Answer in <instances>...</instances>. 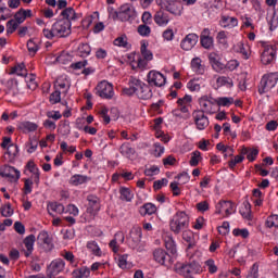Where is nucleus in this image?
I'll list each match as a JSON object with an SVG mask.
<instances>
[{"instance_id": "51", "label": "nucleus", "mask_w": 278, "mask_h": 278, "mask_svg": "<svg viewBox=\"0 0 278 278\" xmlns=\"http://www.w3.org/2000/svg\"><path fill=\"white\" fill-rule=\"evenodd\" d=\"M199 160H201V152L194 151L191 154V159L189 161L190 166H199Z\"/></svg>"}, {"instance_id": "46", "label": "nucleus", "mask_w": 278, "mask_h": 278, "mask_svg": "<svg viewBox=\"0 0 278 278\" xmlns=\"http://www.w3.org/2000/svg\"><path fill=\"white\" fill-rule=\"evenodd\" d=\"M191 102H192L191 96H185L184 98H180L177 101L178 105H182V108L180 109L181 112H188V109L186 108V105H188V103H191Z\"/></svg>"}, {"instance_id": "35", "label": "nucleus", "mask_w": 278, "mask_h": 278, "mask_svg": "<svg viewBox=\"0 0 278 278\" xmlns=\"http://www.w3.org/2000/svg\"><path fill=\"white\" fill-rule=\"evenodd\" d=\"M119 194H121V199L122 201H131V199H134V193H131V190H129V188H125V187H122L119 189Z\"/></svg>"}, {"instance_id": "18", "label": "nucleus", "mask_w": 278, "mask_h": 278, "mask_svg": "<svg viewBox=\"0 0 278 278\" xmlns=\"http://www.w3.org/2000/svg\"><path fill=\"white\" fill-rule=\"evenodd\" d=\"M154 23H156V25L160 27L168 25V23H170V16L168 15V12L161 8L154 15Z\"/></svg>"}, {"instance_id": "26", "label": "nucleus", "mask_w": 278, "mask_h": 278, "mask_svg": "<svg viewBox=\"0 0 278 278\" xmlns=\"http://www.w3.org/2000/svg\"><path fill=\"white\" fill-rule=\"evenodd\" d=\"M61 16H63L62 21H68V23H71L77 18V12H75V9L70 7L61 12Z\"/></svg>"}, {"instance_id": "7", "label": "nucleus", "mask_w": 278, "mask_h": 278, "mask_svg": "<svg viewBox=\"0 0 278 278\" xmlns=\"http://www.w3.org/2000/svg\"><path fill=\"white\" fill-rule=\"evenodd\" d=\"M192 117L197 126V129H199L200 131H203V129L210 126V118H207L203 111H194L192 113Z\"/></svg>"}, {"instance_id": "56", "label": "nucleus", "mask_w": 278, "mask_h": 278, "mask_svg": "<svg viewBox=\"0 0 278 278\" xmlns=\"http://www.w3.org/2000/svg\"><path fill=\"white\" fill-rule=\"evenodd\" d=\"M34 186V180L25 179L24 180V194H31V188Z\"/></svg>"}, {"instance_id": "62", "label": "nucleus", "mask_w": 278, "mask_h": 278, "mask_svg": "<svg viewBox=\"0 0 278 278\" xmlns=\"http://www.w3.org/2000/svg\"><path fill=\"white\" fill-rule=\"evenodd\" d=\"M100 116H102L103 118V122L105 123V125H110V115L108 114V109L106 108H103L101 111H100Z\"/></svg>"}, {"instance_id": "1", "label": "nucleus", "mask_w": 278, "mask_h": 278, "mask_svg": "<svg viewBox=\"0 0 278 278\" xmlns=\"http://www.w3.org/2000/svg\"><path fill=\"white\" fill-rule=\"evenodd\" d=\"M71 22L66 20H59L52 25V28H45L43 36L48 38V40H53V38H66V36H71Z\"/></svg>"}, {"instance_id": "27", "label": "nucleus", "mask_w": 278, "mask_h": 278, "mask_svg": "<svg viewBox=\"0 0 278 278\" xmlns=\"http://www.w3.org/2000/svg\"><path fill=\"white\" fill-rule=\"evenodd\" d=\"M27 168H28L29 172L33 173L31 179L36 184H40V170L38 169V167H36V163H34V161H29L27 163Z\"/></svg>"}, {"instance_id": "33", "label": "nucleus", "mask_w": 278, "mask_h": 278, "mask_svg": "<svg viewBox=\"0 0 278 278\" xmlns=\"http://www.w3.org/2000/svg\"><path fill=\"white\" fill-rule=\"evenodd\" d=\"M149 43L142 42L141 43V55L143 60H147V62H151L153 60V52L151 50H148Z\"/></svg>"}, {"instance_id": "2", "label": "nucleus", "mask_w": 278, "mask_h": 278, "mask_svg": "<svg viewBox=\"0 0 278 278\" xmlns=\"http://www.w3.org/2000/svg\"><path fill=\"white\" fill-rule=\"evenodd\" d=\"M188 225H190L188 214H186V212H178L170 220L169 227L174 233H180L184 229H187Z\"/></svg>"}, {"instance_id": "34", "label": "nucleus", "mask_w": 278, "mask_h": 278, "mask_svg": "<svg viewBox=\"0 0 278 278\" xmlns=\"http://www.w3.org/2000/svg\"><path fill=\"white\" fill-rule=\"evenodd\" d=\"M182 239L188 243V249L194 247V233L190 230L182 232Z\"/></svg>"}, {"instance_id": "9", "label": "nucleus", "mask_w": 278, "mask_h": 278, "mask_svg": "<svg viewBox=\"0 0 278 278\" xmlns=\"http://www.w3.org/2000/svg\"><path fill=\"white\" fill-rule=\"evenodd\" d=\"M148 84L162 88V86H166V77L157 71H150L148 74Z\"/></svg>"}, {"instance_id": "25", "label": "nucleus", "mask_w": 278, "mask_h": 278, "mask_svg": "<svg viewBox=\"0 0 278 278\" xmlns=\"http://www.w3.org/2000/svg\"><path fill=\"white\" fill-rule=\"evenodd\" d=\"M119 152L122 155H124V157H127L128 160H131V157L136 155V149H134L129 143H123L119 147Z\"/></svg>"}, {"instance_id": "22", "label": "nucleus", "mask_w": 278, "mask_h": 278, "mask_svg": "<svg viewBox=\"0 0 278 278\" xmlns=\"http://www.w3.org/2000/svg\"><path fill=\"white\" fill-rule=\"evenodd\" d=\"M153 257L157 262V264H161V266H164L167 262V260L170 258V255L166 253L163 249H155L153 252Z\"/></svg>"}, {"instance_id": "3", "label": "nucleus", "mask_w": 278, "mask_h": 278, "mask_svg": "<svg viewBox=\"0 0 278 278\" xmlns=\"http://www.w3.org/2000/svg\"><path fill=\"white\" fill-rule=\"evenodd\" d=\"M199 270H201V267L197 263L176 265V273L184 278H194V275H198Z\"/></svg>"}, {"instance_id": "6", "label": "nucleus", "mask_w": 278, "mask_h": 278, "mask_svg": "<svg viewBox=\"0 0 278 278\" xmlns=\"http://www.w3.org/2000/svg\"><path fill=\"white\" fill-rule=\"evenodd\" d=\"M97 94L101 99H113L114 97V86L106 80H102L96 87Z\"/></svg>"}, {"instance_id": "52", "label": "nucleus", "mask_w": 278, "mask_h": 278, "mask_svg": "<svg viewBox=\"0 0 278 278\" xmlns=\"http://www.w3.org/2000/svg\"><path fill=\"white\" fill-rule=\"evenodd\" d=\"M216 81H217L218 88H220V87H223V86H229V87L232 86L231 79L228 78V77H225V76L218 77Z\"/></svg>"}, {"instance_id": "23", "label": "nucleus", "mask_w": 278, "mask_h": 278, "mask_svg": "<svg viewBox=\"0 0 278 278\" xmlns=\"http://www.w3.org/2000/svg\"><path fill=\"white\" fill-rule=\"evenodd\" d=\"M138 99H143L144 101L151 99L153 97V91L151 90V87L147 84H142L141 88L137 92Z\"/></svg>"}, {"instance_id": "44", "label": "nucleus", "mask_w": 278, "mask_h": 278, "mask_svg": "<svg viewBox=\"0 0 278 278\" xmlns=\"http://www.w3.org/2000/svg\"><path fill=\"white\" fill-rule=\"evenodd\" d=\"M66 86H68V80H66V78L63 77H59L55 81H54V88L60 91V90H65Z\"/></svg>"}, {"instance_id": "63", "label": "nucleus", "mask_w": 278, "mask_h": 278, "mask_svg": "<svg viewBox=\"0 0 278 278\" xmlns=\"http://www.w3.org/2000/svg\"><path fill=\"white\" fill-rule=\"evenodd\" d=\"M163 38L164 40H173V38H175V33L173 31V29L168 28L165 31H163Z\"/></svg>"}, {"instance_id": "19", "label": "nucleus", "mask_w": 278, "mask_h": 278, "mask_svg": "<svg viewBox=\"0 0 278 278\" xmlns=\"http://www.w3.org/2000/svg\"><path fill=\"white\" fill-rule=\"evenodd\" d=\"M14 20H10L8 22V26L12 27L11 34L12 31H16V29H18V25H21V23H25V13L23 9H20L18 12L15 13Z\"/></svg>"}, {"instance_id": "40", "label": "nucleus", "mask_w": 278, "mask_h": 278, "mask_svg": "<svg viewBox=\"0 0 278 278\" xmlns=\"http://www.w3.org/2000/svg\"><path fill=\"white\" fill-rule=\"evenodd\" d=\"M116 240H119L121 242H125V233L123 232H117L115 235V239H113L111 242H110V247L111 249L114 251V253H116V251H118V248H116Z\"/></svg>"}, {"instance_id": "30", "label": "nucleus", "mask_w": 278, "mask_h": 278, "mask_svg": "<svg viewBox=\"0 0 278 278\" xmlns=\"http://www.w3.org/2000/svg\"><path fill=\"white\" fill-rule=\"evenodd\" d=\"M220 25L222 27H238V18L224 15L222 16Z\"/></svg>"}, {"instance_id": "55", "label": "nucleus", "mask_w": 278, "mask_h": 278, "mask_svg": "<svg viewBox=\"0 0 278 278\" xmlns=\"http://www.w3.org/2000/svg\"><path fill=\"white\" fill-rule=\"evenodd\" d=\"M13 214L14 210H12L10 204H7L1 208V215L4 216V218H9V216H12Z\"/></svg>"}, {"instance_id": "4", "label": "nucleus", "mask_w": 278, "mask_h": 278, "mask_svg": "<svg viewBox=\"0 0 278 278\" xmlns=\"http://www.w3.org/2000/svg\"><path fill=\"white\" fill-rule=\"evenodd\" d=\"M278 81V73H271L263 76L261 79V85L258 87L260 94H264V92H268V90H273Z\"/></svg>"}, {"instance_id": "61", "label": "nucleus", "mask_w": 278, "mask_h": 278, "mask_svg": "<svg viewBox=\"0 0 278 278\" xmlns=\"http://www.w3.org/2000/svg\"><path fill=\"white\" fill-rule=\"evenodd\" d=\"M114 45L115 47H127V37H117Z\"/></svg>"}, {"instance_id": "64", "label": "nucleus", "mask_w": 278, "mask_h": 278, "mask_svg": "<svg viewBox=\"0 0 278 278\" xmlns=\"http://www.w3.org/2000/svg\"><path fill=\"white\" fill-rule=\"evenodd\" d=\"M27 49L29 53H36V51H38V45H36V42H34V40L30 39L27 42Z\"/></svg>"}, {"instance_id": "49", "label": "nucleus", "mask_w": 278, "mask_h": 278, "mask_svg": "<svg viewBox=\"0 0 278 278\" xmlns=\"http://www.w3.org/2000/svg\"><path fill=\"white\" fill-rule=\"evenodd\" d=\"M216 149L217 151H223L224 153H227L225 154V157H227V155L229 156L233 155V148L231 147H226L223 143H217Z\"/></svg>"}, {"instance_id": "41", "label": "nucleus", "mask_w": 278, "mask_h": 278, "mask_svg": "<svg viewBox=\"0 0 278 278\" xmlns=\"http://www.w3.org/2000/svg\"><path fill=\"white\" fill-rule=\"evenodd\" d=\"M87 249H89L93 255L101 257V248H99V244H97L94 241H89L87 243Z\"/></svg>"}, {"instance_id": "21", "label": "nucleus", "mask_w": 278, "mask_h": 278, "mask_svg": "<svg viewBox=\"0 0 278 278\" xmlns=\"http://www.w3.org/2000/svg\"><path fill=\"white\" fill-rule=\"evenodd\" d=\"M24 247L26 250L23 251L25 257H29L34 253V243L36 242V236L29 235L24 239Z\"/></svg>"}, {"instance_id": "20", "label": "nucleus", "mask_w": 278, "mask_h": 278, "mask_svg": "<svg viewBox=\"0 0 278 278\" xmlns=\"http://www.w3.org/2000/svg\"><path fill=\"white\" fill-rule=\"evenodd\" d=\"M64 266H66V264L64 263L63 260L59 258L53 261L49 267L50 277H58V275H60V273L64 270Z\"/></svg>"}, {"instance_id": "11", "label": "nucleus", "mask_w": 278, "mask_h": 278, "mask_svg": "<svg viewBox=\"0 0 278 278\" xmlns=\"http://www.w3.org/2000/svg\"><path fill=\"white\" fill-rule=\"evenodd\" d=\"M198 42L199 36L197 34H189L182 39L180 47L184 51H192Z\"/></svg>"}, {"instance_id": "32", "label": "nucleus", "mask_w": 278, "mask_h": 278, "mask_svg": "<svg viewBox=\"0 0 278 278\" xmlns=\"http://www.w3.org/2000/svg\"><path fill=\"white\" fill-rule=\"evenodd\" d=\"M239 212L245 220H251V204L249 202H243Z\"/></svg>"}, {"instance_id": "8", "label": "nucleus", "mask_w": 278, "mask_h": 278, "mask_svg": "<svg viewBox=\"0 0 278 278\" xmlns=\"http://www.w3.org/2000/svg\"><path fill=\"white\" fill-rule=\"evenodd\" d=\"M0 176L10 179V181H18L21 172L12 166L3 165L0 167Z\"/></svg>"}, {"instance_id": "16", "label": "nucleus", "mask_w": 278, "mask_h": 278, "mask_svg": "<svg viewBox=\"0 0 278 278\" xmlns=\"http://www.w3.org/2000/svg\"><path fill=\"white\" fill-rule=\"evenodd\" d=\"M87 201L89 203V206L87 208L88 214H97L99 210H101V200L99 197L94 194H89L87 197Z\"/></svg>"}, {"instance_id": "36", "label": "nucleus", "mask_w": 278, "mask_h": 278, "mask_svg": "<svg viewBox=\"0 0 278 278\" xmlns=\"http://www.w3.org/2000/svg\"><path fill=\"white\" fill-rule=\"evenodd\" d=\"M7 153L9 155V160L10 162H13V160L18 155V146L16 144H10L8 148H7Z\"/></svg>"}, {"instance_id": "45", "label": "nucleus", "mask_w": 278, "mask_h": 278, "mask_svg": "<svg viewBox=\"0 0 278 278\" xmlns=\"http://www.w3.org/2000/svg\"><path fill=\"white\" fill-rule=\"evenodd\" d=\"M127 257H128L127 254H124V255H119V256H118L117 262H118L119 268H123V269H125V268H131V263H129V261H127Z\"/></svg>"}, {"instance_id": "47", "label": "nucleus", "mask_w": 278, "mask_h": 278, "mask_svg": "<svg viewBox=\"0 0 278 278\" xmlns=\"http://www.w3.org/2000/svg\"><path fill=\"white\" fill-rule=\"evenodd\" d=\"M75 278H84L90 276V269L83 267L73 271Z\"/></svg>"}, {"instance_id": "38", "label": "nucleus", "mask_w": 278, "mask_h": 278, "mask_svg": "<svg viewBox=\"0 0 278 278\" xmlns=\"http://www.w3.org/2000/svg\"><path fill=\"white\" fill-rule=\"evenodd\" d=\"M208 60H210V63L212 64V66L215 71H218V70L223 68V64H220V61H218V55L217 54L211 53L208 55Z\"/></svg>"}, {"instance_id": "60", "label": "nucleus", "mask_w": 278, "mask_h": 278, "mask_svg": "<svg viewBox=\"0 0 278 278\" xmlns=\"http://www.w3.org/2000/svg\"><path fill=\"white\" fill-rule=\"evenodd\" d=\"M198 212H207L210 210V203L207 201H202L197 204Z\"/></svg>"}, {"instance_id": "58", "label": "nucleus", "mask_w": 278, "mask_h": 278, "mask_svg": "<svg viewBox=\"0 0 278 278\" xmlns=\"http://www.w3.org/2000/svg\"><path fill=\"white\" fill-rule=\"evenodd\" d=\"M201 45L204 49H210L214 45V39L212 37L202 38Z\"/></svg>"}, {"instance_id": "28", "label": "nucleus", "mask_w": 278, "mask_h": 278, "mask_svg": "<svg viewBox=\"0 0 278 278\" xmlns=\"http://www.w3.org/2000/svg\"><path fill=\"white\" fill-rule=\"evenodd\" d=\"M10 75H18L20 77H27V68L24 63H20L11 68Z\"/></svg>"}, {"instance_id": "48", "label": "nucleus", "mask_w": 278, "mask_h": 278, "mask_svg": "<svg viewBox=\"0 0 278 278\" xmlns=\"http://www.w3.org/2000/svg\"><path fill=\"white\" fill-rule=\"evenodd\" d=\"M216 103L222 108H229L233 103V98H218Z\"/></svg>"}, {"instance_id": "14", "label": "nucleus", "mask_w": 278, "mask_h": 278, "mask_svg": "<svg viewBox=\"0 0 278 278\" xmlns=\"http://www.w3.org/2000/svg\"><path fill=\"white\" fill-rule=\"evenodd\" d=\"M144 83H142L140 79L131 77L129 80V87L125 88L123 90L124 94H127L128 97H131V94H138L140 91L141 86Z\"/></svg>"}, {"instance_id": "43", "label": "nucleus", "mask_w": 278, "mask_h": 278, "mask_svg": "<svg viewBox=\"0 0 278 278\" xmlns=\"http://www.w3.org/2000/svg\"><path fill=\"white\" fill-rule=\"evenodd\" d=\"M48 210H51V212H55L56 214H64V205L58 202L48 204Z\"/></svg>"}, {"instance_id": "24", "label": "nucleus", "mask_w": 278, "mask_h": 278, "mask_svg": "<svg viewBox=\"0 0 278 278\" xmlns=\"http://www.w3.org/2000/svg\"><path fill=\"white\" fill-rule=\"evenodd\" d=\"M200 105L202 106L203 110L202 112H206V114H214V103L207 99V97H202L199 100Z\"/></svg>"}, {"instance_id": "31", "label": "nucleus", "mask_w": 278, "mask_h": 278, "mask_svg": "<svg viewBox=\"0 0 278 278\" xmlns=\"http://www.w3.org/2000/svg\"><path fill=\"white\" fill-rule=\"evenodd\" d=\"M157 212V207L153 203H147L140 208V214L142 216H151V214H155Z\"/></svg>"}, {"instance_id": "39", "label": "nucleus", "mask_w": 278, "mask_h": 278, "mask_svg": "<svg viewBox=\"0 0 278 278\" xmlns=\"http://www.w3.org/2000/svg\"><path fill=\"white\" fill-rule=\"evenodd\" d=\"M204 268H206L211 275H214V273L218 271V266H216V263L212 258L204 262Z\"/></svg>"}, {"instance_id": "5", "label": "nucleus", "mask_w": 278, "mask_h": 278, "mask_svg": "<svg viewBox=\"0 0 278 278\" xmlns=\"http://www.w3.org/2000/svg\"><path fill=\"white\" fill-rule=\"evenodd\" d=\"M160 7L174 16H181V10H184L181 2L175 0H161Z\"/></svg>"}, {"instance_id": "37", "label": "nucleus", "mask_w": 278, "mask_h": 278, "mask_svg": "<svg viewBox=\"0 0 278 278\" xmlns=\"http://www.w3.org/2000/svg\"><path fill=\"white\" fill-rule=\"evenodd\" d=\"M70 181L72 186H80V184H86L88 181V177L84 175H74Z\"/></svg>"}, {"instance_id": "12", "label": "nucleus", "mask_w": 278, "mask_h": 278, "mask_svg": "<svg viewBox=\"0 0 278 278\" xmlns=\"http://www.w3.org/2000/svg\"><path fill=\"white\" fill-rule=\"evenodd\" d=\"M142 239V229L141 228H134L130 231V236L128 238V244L130 249H138Z\"/></svg>"}, {"instance_id": "13", "label": "nucleus", "mask_w": 278, "mask_h": 278, "mask_svg": "<svg viewBox=\"0 0 278 278\" xmlns=\"http://www.w3.org/2000/svg\"><path fill=\"white\" fill-rule=\"evenodd\" d=\"M277 54V48L275 46H266L261 56V62L263 64H270L273 60H275V55Z\"/></svg>"}, {"instance_id": "53", "label": "nucleus", "mask_w": 278, "mask_h": 278, "mask_svg": "<svg viewBox=\"0 0 278 278\" xmlns=\"http://www.w3.org/2000/svg\"><path fill=\"white\" fill-rule=\"evenodd\" d=\"M60 101H62L61 92L55 89V91L50 94V103L55 105V103H60Z\"/></svg>"}, {"instance_id": "50", "label": "nucleus", "mask_w": 278, "mask_h": 278, "mask_svg": "<svg viewBox=\"0 0 278 278\" xmlns=\"http://www.w3.org/2000/svg\"><path fill=\"white\" fill-rule=\"evenodd\" d=\"M265 225H266V227H268V229H273V227H277L278 216L277 215H270L269 217H267V220H266Z\"/></svg>"}, {"instance_id": "15", "label": "nucleus", "mask_w": 278, "mask_h": 278, "mask_svg": "<svg viewBox=\"0 0 278 278\" xmlns=\"http://www.w3.org/2000/svg\"><path fill=\"white\" fill-rule=\"evenodd\" d=\"M37 242L42 244L45 251H53V240L49 237L48 231L42 230L37 237Z\"/></svg>"}, {"instance_id": "59", "label": "nucleus", "mask_w": 278, "mask_h": 278, "mask_svg": "<svg viewBox=\"0 0 278 278\" xmlns=\"http://www.w3.org/2000/svg\"><path fill=\"white\" fill-rule=\"evenodd\" d=\"M218 233H220V236H227V233H229L228 222H224L223 225L218 227Z\"/></svg>"}, {"instance_id": "57", "label": "nucleus", "mask_w": 278, "mask_h": 278, "mask_svg": "<svg viewBox=\"0 0 278 278\" xmlns=\"http://www.w3.org/2000/svg\"><path fill=\"white\" fill-rule=\"evenodd\" d=\"M241 162H244V155L235 156V159L228 163L229 168H236V164H241Z\"/></svg>"}, {"instance_id": "17", "label": "nucleus", "mask_w": 278, "mask_h": 278, "mask_svg": "<svg viewBox=\"0 0 278 278\" xmlns=\"http://www.w3.org/2000/svg\"><path fill=\"white\" fill-rule=\"evenodd\" d=\"M225 216H231L233 214V202L231 201H219L216 205V214H223Z\"/></svg>"}, {"instance_id": "29", "label": "nucleus", "mask_w": 278, "mask_h": 278, "mask_svg": "<svg viewBox=\"0 0 278 278\" xmlns=\"http://www.w3.org/2000/svg\"><path fill=\"white\" fill-rule=\"evenodd\" d=\"M191 67L193 71H195V73H198V75H203V73H205V66H203L200 58L192 59Z\"/></svg>"}, {"instance_id": "10", "label": "nucleus", "mask_w": 278, "mask_h": 278, "mask_svg": "<svg viewBox=\"0 0 278 278\" xmlns=\"http://www.w3.org/2000/svg\"><path fill=\"white\" fill-rule=\"evenodd\" d=\"M117 16H118L119 21L127 22L130 18H134V16H136V9H134V5H131L129 3L123 4L119 8V12H118Z\"/></svg>"}, {"instance_id": "42", "label": "nucleus", "mask_w": 278, "mask_h": 278, "mask_svg": "<svg viewBox=\"0 0 278 278\" xmlns=\"http://www.w3.org/2000/svg\"><path fill=\"white\" fill-rule=\"evenodd\" d=\"M20 127L23 131L27 132L36 131V129H38V125L31 122H23Z\"/></svg>"}, {"instance_id": "54", "label": "nucleus", "mask_w": 278, "mask_h": 278, "mask_svg": "<svg viewBox=\"0 0 278 278\" xmlns=\"http://www.w3.org/2000/svg\"><path fill=\"white\" fill-rule=\"evenodd\" d=\"M137 31L140 36H149L151 34V27L147 26L146 24L139 25Z\"/></svg>"}]
</instances>
